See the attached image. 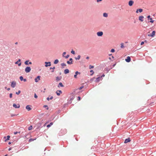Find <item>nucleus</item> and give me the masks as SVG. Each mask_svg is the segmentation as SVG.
Segmentation results:
<instances>
[{
  "mask_svg": "<svg viewBox=\"0 0 156 156\" xmlns=\"http://www.w3.org/2000/svg\"><path fill=\"white\" fill-rule=\"evenodd\" d=\"M20 79L21 81H23V78L22 76H20Z\"/></svg>",
  "mask_w": 156,
  "mask_h": 156,
  "instance_id": "c9c22d12",
  "label": "nucleus"
},
{
  "mask_svg": "<svg viewBox=\"0 0 156 156\" xmlns=\"http://www.w3.org/2000/svg\"><path fill=\"white\" fill-rule=\"evenodd\" d=\"M144 18V17L141 16L139 17V20L141 21V22H143V19Z\"/></svg>",
  "mask_w": 156,
  "mask_h": 156,
  "instance_id": "2eb2a0df",
  "label": "nucleus"
},
{
  "mask_svg": "<svg viewBox=\"0 0 156 156\" xmlns=\"http://www.w3.org/2000/svg\"><path fill=\"white\" fill-rule=\"evenodd\" d=\"M23 80L24 82H26L27 81V80L26 79H23Z\"/></svg>",
  "mask_w": 156,
  "mask_h": 156,
  "instance_id": "4d7b16f0",
  "label": "nucleus"
},
{
  "mask_svg": "<svg viewBox=\"0 0 156 156\" xmlns=\"http://www.w3.org/2000/svg\"><path fill=\"white\" fill-rule=\"evenodd\" d=\"M21 61V60L20 59H19L16 62H15V64H18V62H20Z\"/></svg>",
  "mask_w": 156,
  "mask_h": 156,
  "instance_id": "bb28decb",
  "label": "nucleus"
},
{
  "mask_svg": "<svg viewBox=\"0 0 156 156\" xmlns=\"http://www.w3.org/2000/svg\"><path fill=\"white\" fill-rule=\"evenodd\" d=\"M13 106L14 108H19L20 106V105L19 104H18L17 105H16L15 104H13Z\"/></svg>",
  "mask_w": 156,
  "mask_h": 156,
  "instance_id": "39448f33",
  "label": "nucleus"
},
{
  "mask_svg": "<svg viewBox=\"0 0 156 156\" xmlns=\"http://www.w3.org/2000/svg\"><path fill=\"white\" fill-rule=\"evenodd\" d=\"M138 10L140 12H142L143 9H138Z\"/></svg>",
  "mask_w": 156,
  "mask_h": 156,
  "instance_id": "e433bc0d",
  "label": "nucleus"
},
{
  "mask_svg": "<svg viewBox=\"0 0 156 156\" xmlns=\"http://www.w3.org/2000/svg\"><path fill=\"white\" fill-rule=\"evenodd\" d=\"M62 92L61 90H57L56 92V93L57 95L58 96H59L60 94H62Z\"/></svg>",
  "mask_w": 156,
  "mask_h": 156,
  "instance_id": "1a4fd4ad",
  "label": "nucleus"
},
{
  "mask_svg": "<svg viewBox=\"0 0 156 156\" xmlns=\"http://www.w3.org/2000/svg\"><path fill=\"white\" fill-rule=\"evenodd\" d=\"M61 78H62L61 76H60V77L57 76L56 77V80L57 81H58L60 80H61Z\"/></svg>",
  "mask_w": 156,
  "mask_h": 156,
  "instance_id": "dca6fc26",
  "label": "nucleus"
},
{
  "mask_svg": "<svg viewBox=\"0 0 156 156\" xmlns=\"http://www.w3.org/2000/svg\"><path fill=\"white\" fill-rule=\"evenodd\" d=\"M89 58V57L88 56H87V57H86V59H88Z\"/></svg>",
  "mask_w": 156,
  "mask_h": 156,
  "instance_id": "0e129e2a",
  "label": "nucleus"
},
{
  "mask_svg": "<svg viewBox=\"0 0 156 156\" xmlns=\"http://www.w3.org/2000/svg\"><path fill=\"white\" fill-rule=\"evenodd\" d=\"M53 124L52 122H50L49 124H48L47 125V127L48 128H49Z\"/></svg>",
  "mask_w": 156,
  "mask_h": 156,
  "instance_id": "a211bd4d",
  "label": "nucleus"
},
{
  "mask_svg": "<svg viewBox=\"0 0 156 156\" xmlns=\"http://www.w3.org/2000/svg\"><path fill=\"white\" fill-rule=\"evenodd\" d=\"M103 16L104 17H107L108 16V14L106 13H104L103 14Z\"/></svg>",
  "mask_w": 156,
  "mask_h": 156,
  "instance_id": "412c9836",
  "label": "nucleus"
},
{
  "mask_svg": "<svg viewBox=\"0 0 156 156\" xmlns=\"http://www.w3.org/2000/svg\"><path fill=\"white\" fill-rule=\"evenodd\" d=\"M61 65L62 66H66V64L64 63H62L61 64Z\"/></svg>",
  "mask_w": 156,
  "mask_h": 156,
  "instance_id": "c756f323",
  "label": "nucleus"
},
{
  "mask_svg": "<svg viewBox=\"0 0 156 156\" xmlns=\"http://www.w3.org/2000/svg\"><path fill=\"white\" fill-rule=\"evenodd\" d=\"M12 93H10V94H9V97L10 98H12Z\"/></svg>",
  "mask_w": 156,
  "mask_h": 156,
  "instance_id": "37998d69",
  "label": "nucleus"
},
{
  "mask_svg": "<svg viewBox=\"0 0 156 156\" xmlns=\"http://www.w3.org/2000/svg\"><path fill=\"white\" fill-rule=\"evenodd\" d=\"M58 87H64V86L63 85V84H62V83H59V84H58Z\"/></svg>",
  "mask_w": 156,
  "mask_h": 156,
  "instance_id": "aec40b11",
  "label": "nucleus"
},
{
  "mask_svg": "<svg viewBox=\"0 0 156 156\" xmlns=\"http://www.w3.org/2000/svg\"><path fill=\"white\" fill-rule=\"evenodd\" d=\"M44 108L47 107V110L48 109V106L47 105H44Z\"/></svg>",
  "mask_w": 156,
  "mask_h": 156,
  "instance_id": "09e8293b",
  "label": "nucleus"
},
{
  "mask_svg": "<svg viewBox=\"0 0 156 156\" xmlns=\"http://www.w3.org/2000/svg\"><path fill=\"white\" fill-rule=\"evenodd\" d=\"M67 63L68 64H73V59L72 58H70L69 59V61H67Z\"/></svg>",
  "mask_w": 156,
  "mask_h": 156,
  "instance_id": "423d86ee",
  "label": "nucleus"
},
{
  "mask_svg": "<svg viewBox=\"0 0 156 156\" xmlns=\"http://www.w3.org/2000/svg\"><path fill=\"white\" fill-rule=\"evenodd\" d=\"M150 22H151V23H153L154 22V20H152V18H150Z\"/></svg>",
  "mask_w": 156,
  "mask_h": 156,
  "instance_id": "2f4dec72",
  "label": "nucleus"
},
{
  "mask_svg": "<svg viewBox=\"0 0 156 156\" xmlns=\"http://www.w3.org/2000/svg\"><path fill=\"white\" fill-rule=\"evenodd\" d=\"M47 100L48 101H49V100H50V98H49V97H48V98H47Z\"/></svg>",
  "mask_w": 156,
  "mask_h": 156,
  "instance_id": "603ef678",
  "label": "nucleus"
},
{
  "mask_svg": "<svg viewBox=\"0 0 156 156\" xmlns=\"http://www.w3.org/2000/svg\"><path fill=\"white\" fill-rule=\"evenodd\" d=\"M134 3V2L132 0L129 1V5L130 6H131L133 5V3Z\"/></svg>",
  "mask_w": 156,
  "mask_h": 156,
  "instance_id": "9b49d317",
  "label": "nucleus"
},
{
  "mask_svg": "<svg viewBox=\"0 0 156 156\" xmlns=\"http://www.w3.org/2000/svg\"><path fill=\"white\" fill-rule=\"evenodd\" d=\"M144 44V41H142L140 43L141 45H142Z\"/></svg>",
  "mask_w": 156,
  "mask_h": 156,
  "instance_id": "a18cd8bd",
  "label": "nucleus"
},
{
  "mask_svg": "<svg viewBox=\"0 0 156 156\" xmlns=\"http://www.w3.org/2000/svg\"><path fill=\"white\" fill-rule=\"evenodd\" d=\"M101 78V77H99L97 78L96 80V82H99L100 81V79Z\"/></svg>",
  "mask_w": 156,
  "mask_h": 156,
  "instance_id": "4be33fe9",
  "label": "nucleus"
},
{
  "mask_svg": "<svg viewBox=\"0 0 156 156\" xmlns=\"http://www.w3.org/2000/svg\"><path fill=\"white\" fill-rule=\"evenodd\" d=\"M155 31H153L151 34H148V36L151 37H153L155 35Z\"/></svg>",
  "mask_w": 156,
  "mask_h": 156,
  "instance_id": "f03ea898",
  "label": "nucleus"
},
{
  "mask_svg": "<svg viewBox=\"0 0 156 156\" xmlns=\"http://www.w3.org/2000/svg\"><path fill=\"white\" fill-rule=\"evenodd\" d=\"M138 11H139L138 9H137V10H136V13H138Z\"/></svg>",
  "mask_w": 156,
  "mask_h": 156,
  "instance_id": "e2e57ef3",
  "label": "nucleus"
},
{
  "mask_svg": "<svg viewBox=\"0 0 156 156\" xmlns=\"http://www.w3.org/2000/svg\"><path fill=\"white\" fill-rule=\"evenodd\" d=\"M45 66L46 67L50 66L51 65L50 62H45Z\"/></svg>",
  "mask_w": 156,
  "mask_h": 156,
  "instance_id": "20e7f679",
  "label": "nucleus"
},
{
  "mask_svg": "<svg viewBox=\"0 0 156 156\" xmlns=\"http://www.w3.org/2000/svg\"><path fill=\"white\" fill-rule=\"evenodd\" d=\"M97 34L98 36H101L103 34V32L102 31L98 32Z\"/></svg>",
  "mask_w": 156,
  "mask_h": 156,
  "instance_id": "6e6552de",
  "label": "nucleus"
},
{
  "mask_svg": "<svg viewBox=\"0 0 156 156\" xmlns=\"http://www.w3.org/2000/svg\"><path fill=\"white\" fill-rule=\"evenodd\" d=\"M130 138H128L126 139L125 140L124 143H127L128 142H130Z\"/></svg>",
  "mask_w": 156,
  "mask_h": 156,
  "instance_id": "ddd939ff",
  "label": "nucleus"
},
{
  "mask_svg": "<svg viewBox=\"0 0 156 156\" xmlns=\"http://www.w3.org/2000/svg\"><path fill=\"white\" fill-rule=\"evenodd\" d=\"M121 48H123L124 47L123 43H121Z\"/></svg>",
  "mask_w": 156,
  "mask_h": 156,
  "instance_id": "7c9ffc66",
  "label": "nucleus"
},
{
  "mask_svg": "<svg viewBox=\"0 0 156 156\" xmlns=\"http://www.w3.org/2000/svg\"><path fill=\"white\" fill-rule=\"evenodd\" d=\"M18 133V132H14V133L15 135H16V134L17 133Z\"/></svg>",
  "mask_w": 156,
  "mask_h": 156,
  "instance_id": "3c124183",
  "label": "nucleus"
},
{
  "mask_svg": "<svg viewBox=\"0 0 156 156\" xmlns=\"http://www.w3.org/2000/svg\"><path fill=\"white\" fill-rule=\"evenodd\" d=\"M125 60L127 62H130L131 60V58L129 56H128L127 57V58L125 59Z\"/></svg>",
  "mask_w": 156,
  "mask_h": 156,
  "instance_id": "f8f14e48",
  "label": "nucleus"
},
{
  "mask_svg": "<svg viewBox=\"0 0 156 156\" xmlns=\"http://www.w3.org/2000/svg\"><path fill=\"white\" fill-rule=\"evenodd\" d=\"M11 144V142H9L8 143V144Z\"/></svg>",
  "mask_w": 156,
  "mask_h": 156,
  "instance_id": "69168bd1",
  "label": "nucleus"
},
{
  "mask_svg": "<svg viewBox=\"0 0 156 156\" xmlns=\"http://www.w3.org/2000/svg\"><path fill=\"white\" fill-rule=\"evenodd\" d=\"M83 86H82L81 87H80L79 89H79V90H81V89H82L83 88ZM78 90V89H76L75 90L76 91H77V90Z\"/></svg>",
  "mask_w": 156,
  "mask_h": 156,
  "instance_id": "cd10ccee",
  "label": "nucleus"
},
{
  "mask_svg": "<svg viewBox=\"0 0 156 156\" xmlns=\"http://www.w3.org/2000/svg\"><path fill=\"white\" fill-rule=\"evenodd\" d=\"M105 76V75L104 74H103L101 76V78L102 77H104Z\"/></svg>",
  "mask_w": 156,
  "mask_h": 156,
  "instance_id": "13d9d810",
  "label": "nucleus"
},
{
  "mask_svg": "<svg viewBox=\"0 0 156 156\" xmlns=\"http://www.w3.org/2000/svg\"><path fill=\"white\" fill-rule=\"evenodd\" d=\"M94 66H91V65H90L89 66V69H92V68H94Z\"/></svg>",
  "mask_w": 156,
  "mask_h": 156,
  "instance_id": "f704fd0d",
  "label": "nucleus"
},
{
  "mask_svg": "<svg viewBox=\"0 0 156 156\" xmlns=\"http://www.w3.org/2000/svg\"><path fill=\"white\" fill-rule=\"evenodd\" d=\"M53 98V97L51 96L50 98V99L51 100Z\"/></svg>",
  "mask_w": 156,
  "mask_h": 156,
  "instance_id": "bf43d9fd",
  "label": "nucleus"
},
{
  "mask_svg": "<svg viewBox=\"0 0 156 156\" xmlns=\"http://www.w3.org/2000/svg\"><path fill=\"white\" fill-rule=\"evenodd\" d=\"M26 108L28 111H29L31 109V108L30 107L29 105H27L26 107Z\"/></svg>",
  "mask_w": 156,
  "mask_h": 156,
  "instance_id": "4468645a",
  "label": "nucleus"
},
{
  "mask_svg": "<svg viewBox=\"0 0 156 156\" xmlns=\"http://www.w3.org/2000/svg\"><path fill=\"white\" fill-rule=\"evenodd\" d=\"M58 59H56L54 62V63L55 64H57L58 62Z\"/></svg>",
  "mask_w": 156,
  "mask_h": 156,
  "instance_id": "b1692460",
  "label": "nucleus"
},
{
  "mask_svg": "<svg viewBox=\"0 0 156 156\" xmlns=\"http://www.w3.org/2000/svg\"><path fill=\"white\" fill-rule=\"evenodd\" d=\"M102 1V0H97V2H101V1Z\"/></svg>",
  "mask_w": 156,
  "mask_h": 156,
  "instance_id": "6e6d98bb",
  "label": "nucleus"
},
{
  "mask_svg": "<svg viewBox=\"0 0 156 156\" xmlns=\"http://www.w3.org/2000/svg\"><path fill=\"white\" fill-rule=\"evenodd\" d=\"M40 76H38L35 79V81L36 82H37L39 80H40Z\"/></svg>",
  "mask_w": 156,
  "mask_h": 156,
  "instance_id": "9d476101",
  "label": "nucleus"
},
{
  "mask_svg": "<svg viewBox=\"0 0 156 156\" xmlns=\"http://www.w3.org/2000/svg\"><path fill=\"white\" fill-rule=\"evenodd\" d=\"M15 115H15V114H12L11 115V117H13V116H15Z\"/></svg>",
  "mask_w": 156,
  "mask_h": 156,
  "instance_id": "8fccbe9b",
  "label": "nucleus"
},
{
  "mask_svg": "<svg viewBox=\"0 0 156 156\" xmlns=\"http://www.w3.org/2000/svg\"><path fill=\"white\" fill-rule=\"evenodd\" d=\"M80 58V55H78L77 56V57L75 58L76 60H79Z\"/></svg>",
  "mask_w": 156,
  "mask_h": 156,
  "instance_id": "393cba45",
  "label": "nucleus"
},
{
  "mask_svg": "<svg viewBox=\"0 0 156 156\" xmlns=\"http://www.w3.org/2000/svg\"><path fill=\"white\" fill-rule=\"evenodd\" d=\"M36 138H35L34 139H33L32 138H30L29 140V142H30L32 141H34V140H36Z\"/></svg>",
  "mask_w": 156,
  "mask_h": 156,
  "instance_id": "a878e982",
  "label": "nucleus"
},
{
  "mask_svg": "<svg viewBox=\"0 0 156 156\" xmlns=\"http://www.w3.org/2000/svg\"><path fill=\"white\" fill-rule=\"evenodd\" d=\"M18 66H21V62H20V63H18Z\"/></svg>",
  "mask_w": 156,
  "mask_h": 156,
  "instance_id": "864d4df0",
  "label": "nucleus"
},
{
  "mask_svg": "<svg viewBox=\"0 0 156 156\" xmlns=\"http://www.w3.org/2000/svg\"><path fill=\"white\" fill-rule=\"evenodd\" d=\"M150 17H151L149 15V16H147V18L148 19H150Z\"/></svg>",
  "mask_w": 156,
  "mask_h": 156,
  "instance_id": "5fc2aeb1",
  "label": "nucleus"
},
{
  "mask_svg": "<svg viewBox=\"0 0 156 156\" xmlns=\"http://www.w3.org/2000/svg\"><path fill=\"white\" fill-rule=\"evenodd\" d=\"M90 73H92V74H90V75H93V74L94 73V71H93L92 70H90Z\"/></svg>",
  "mask_w": 156,
  "mask_h": 156,
  "instance_id": "72a5a7b5",
  "label": "nucleus"
},
{
  "mask_svg": "<svg viewBox=\"0 0 156 156\" xmlns=\"http://www.w3.org/2000/svg\"><path fill=\"white\" fill-rule=\"evenodd\" d=\"M21 92V91L20 90H19L18 92H16V94L18 95Z\"/></svg>",
  "mask_w": 156,
  "mask_h": 156,
  "instance_id": "473e14b6",
  "label": "nucleus"
},
{
  "mask_svg": "<svg viewBox=\"0 0 156 156\" xmlns=\"http://www.w3.org/2000/svg\"><path fill=\"white\" fill-rule=\"evenodd\" d=\"M31 70V69L30 67L27 66L25 68V71L26 73H28L30 72Z\"/></svg>",
  "mask_w": 156,
  "mask_h": 156,
  "instance_id": "f257e3e1",
  "label": "nucleus"
},
{
  "mask_svg": "<svg viewBox=\"0 0 156 156\" xmlns=\"http://www.w3.org/2000/svg\"><path fill=\"white\" fill-rule=\"evenodd\" d=\"M55 66H54L52 68V67H51L50 68V69H52V70L51 71V72H53L54 71V69H55Z\"/></svg>",
  "mask_w": 156,
  "mask_h": 156,
  "instance_id": "5701e85b",
  "label": "nucleus"
},
{
  "mask_svg": "<svg viewBox=\"0 0 156 156\" xmlns=\"http://www.w3.org/2000/svg\"><path fill=\"white\" fill-rule=\"evenodd\" d=\"M64 72L65 74H67L69 73V70L68 69H66L65 70Z\"/></svg>",
  "mask_w": 156,
  "mask_h": 156,
  "instance_id": "f3484780",
  "label": "nucleus"
},
{
  "mask_svg": "<svg viewBox=\"0 0 156 156\" xmlns=\"http://www.w3.org/2000/svg\"><path fill=\"white\" fill-rule=\"evenodd\" d=\"M10 137V136L9 135L7 136H6L7 139L5 140L4 141L5 142H6L7 140H9V138Z\"/></svg>",
  "mask_w": 156,
  "mask_h": 156,
  "instance_id": "6ab92c4d",
  "label": "nucleus"
},
{
  "mask_svg": "<svg viewBox=\"0 0 156 156\" xmlns=\"http://www.w3.org/2000/svg\"><path fill=\"white\" fill-rule=\"evenodd\" d=\"M47 123V122H46V123H45V124L44 125V126H45V125H46V123Z\"/></svg>",
  "mask_w": 156,
  "mask_h": 156,
  "instance_id": "774afa93",
  "label": "nucleus"
},
{
  "mask_svg": "<svg viewBox=\"0 0 156 156\" xmlns=\"http://www.w3.org/2000/svg\"><path fill=\"white\" fill-rule=\"evenodd\" d=\"M75 74L77 75L80 74V72H79L78 71H76V72Z\"/></svg>",
  "mask_w": 156,
  "mask_h": 156,
  "instance_id": "ea45409f",
  "label": "nucleus"
},
{
  "mask_svg": "<svg viewBox=\"0 0 156 156\" xmlns=\"http://www.w3.org/2000/svg\"><path fill=\"white\" fill-rule=\"evenodd\" d=\"M34 97L36 98H37V96L36 94H34Z\"/></svg>",
  "mask_w": 156,
  "mask_h": 156,
  "instance_id": "c03bdc74",
  "label": "nucleus"
},
{
  "mask_svg": "<svg viewBox=\"0 0 156 156\" xmlns=\"http://www.w3.org/2000/svg\"><path fill=\"white\" fill-rule=\"evenodd\" d=\"M77 74H75L74 75V77L75 78H77Z\"/></svg>",
  "mask_w": 156,
  "mask_h": 156,
  "instance_id": "de8ad7c7",
  "label": "nucleus"
},
{
  "mask_svg": "<svg viewBox=\"0 0 156 156\" xmlns=\"http://www.w3.org/2000/svg\"><path fill=\"white\" fill-rule=\"evenodd\" d=\"M11 149H12V148H9V149L8 150L9 151H10L11 150Z\"/></svg>",
  "mask_w": 156,
  "mask_h": 156,
  "instance_id": "052dcab7",
  "label": "nucleus"
},
{
  "mask_svg": "<svg viewBox=\"0 0 156 156\" xmlns=\"http://www.w3.org/2000/svg\"><path fill=\"white\" fill-rule=\"evenodd\" d=\"M71 53L72 54L74 55L75 54V52L73 50H72L71 51Z\"/></svg>",
  "mask_w": 156,
  "mask_h": 156,
  "instance_id": "4c0bfd02",
  "label": "nucleus"
},
{
  "mask_svg": "<svg viewBox=\"0 0 156 156\" xmlns=\"http://www.w3.org/2000/svg\"><path fill=\"white\" fill-rule=\"evenodd\" d=\"M32 128V126H29L28 128V130H31Z\"/></svg>",
  "mask_w": 156,
  "mask_h": 156,
  "instance_id": "c85d7f7f",
  "label": "nucleus"
},
{
  "mask_svg": "<svg viewBox=\"0 0 156 156\" xmlns=\"http://www.w3.org/2000/svg\"><path fill=\"white\" fill-rule=\"evenodd\" d=\"M16 83L15 81H12L11 82V86L12 88H14L16 85Z\"/></svg>",
  "mask_w": 156,
  "mask_h": 156,
  "instance_id": "7ed1b4c3",
  "label": "nucleus"
},
{
  "mask_svg": "<svg viewBox=\"0 0 156 156\" xmlns=\"http://www.w3.org/2000/svg\"><path fill=\"white\" fill-rule=\"evenodd\" d=\"M66 54V52H63L62 54V56L63 57H65L64 55Z\"/></svg>",
  "mask_w": 156,
  "mask_h": 156,
  "instance_id": "58836bf2",
  "label": "nucleus"
},
{
  "mask_svg": "<svg viewBox=\"0 0 156 156\" xmlns=\"http://www.w3.org/2000/svg\"><path fill=\"white\" fill-rule=\"evenodd\" d=\"M78 101H80V100L81 98L80 97H79V96L78 97Z\"/></svg>",
  "mask_w": 156,
  "mask_h": 156,
  "instance_id": "49530a36",
  "label": "nucleus"
},
{
  "mask_svg": "<svg viewBox=\"0 0 156 156\" xmlns=\"http://www.w3.org/2000/svg\"><path fill=\"white\" fill-rule=\"evenodd\" d=\"M29 60H27L24 62V64L26 65H29V64H32L31 62H28Z\"/></svg>",
  "mask_w": 156,
  "mask_h": 156,
  "instance_id": "0eeeda50",
  "label": "nucleus"
},
{
  "mask_svg": "<svg viewBox=\"0 0 156 156\" xmlns=\"http://www.w3.org/2000/svg\"><path fill=\"white\" fill-rule=\"evenodd\" d=\"M115 51V50L114 49H112L111 50V52H114Z\"/></svg>",
  "mask_w": 156,
  "mask_h": 156,
  "instance_id": "79ce46f5",
  "label": "nucleus"
},
{
  "mask_svg": "<svg viewBox=\"0 0 156 156\" xmlns=\"http://www.w3.org/2000/svg\"><path fill=\"white\" fill-rule=\"evenodd\" d=\"M4 138L5 139H6V136H4Z\"/></svg>",
  "mask_w": 156,
  "mask_h": 156,
  "instance_id": "338daca9",
  "label": "nucleus"
},
{
  "mask_svg": "<svg viewBox=\"0 0 156 156\" xmlns=\"http://www.w3.org/2000/svg\"><path fill=\"white\" fill-rule=\"evenodd\" d=\"M69 56V55H66V56H65L64 57H65L66 58H68Z\"/></svg>",
  "mask_w": 156,
  "mask_h": 156,
  "instance_id": "a19ab883",
  "label": "nucleus"
},
{
  "mask_svg": "<svg viewBox=\"0 0 156 156\" xmlns=\"http://www.w3.org/2000/svg\"><path fill=\"white\" fill-rule=\"evenodd\" d=\"M7 90H10V88H7Z\"/></svg>",
  "mask_w": 156,
  "mask_h": 156,
  "instance_id": "680f3d73",
  "label": "nucleus"
}]
</instances>
